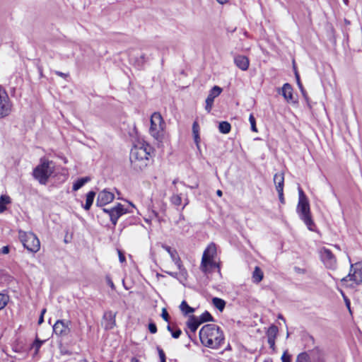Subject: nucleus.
I'll list each match as a JSON object with an SVG mask.
<instances>
[{
    "label": "nucleus",
    "mask_w": 362,
    "mask_h": 362,
    "mask_svg": "<svg viewBox=\"0 0 362 362\" xmlns=\"http://www.w3.org/2000/svg\"><path fill=\"white\" fill-rule=\"evenodd\" d=\"M199 339L204 346L213 349L220 348L225 341L223 330L215 324L204 325L199 331Z\"/></svg>",
    "instance_id": "1"
},
{
    "label": "nucleus",
    "mask_w": 362,
    "mask_h": 362,
    "mask_svg": "<svg viewBox=\"0 0 362 362\" xmlns=\"http://www.w3.org/2000/svg\"><path fill=\"white\" fill-rule=\"evenodd\" d=\"M150 135L159 144L163 143L165 139V122L160 112H155L151 116Z\"/></svg>",
    "instance_id": "2"
},
{
    "label": "nucleus",
    "mask_w": 362,
    "mask_h": 362,
    "mask_svg": "<svg viewBox=\"0 0 362 362\" xmlns=\"http://www.w3.org/2000/svg\"><path fill=\"white\" fill-rule=\"evenodd\" d=\"M151 147L148 144L143 142H139L135 144L130 152V160L132 163L136 164L137 162H141L146 165V162L148 160Z\"/></svg>",
    "instance_id": "3"
},
{
    "label": "nucleus",
    "mask_w": 362,
    "mask_h": 362,
    "mask_svg": "<svg viewBox=\"0 0 362 362\" xmlns=\"http://www.w3.org/2000/svg\"><path fill=\"white\" fill-rule=\"evenodd\" d=\"M54 165L51 161L45 160H42L33 170L34 177L42 185H45L49 177L54 173Z\"/></svg>",
    "instance_id": "4"
},
{
    "label": "nucleus",
    "mask_w": 362,
    "mask_h": 362,
    "mask_svg": "<svg viewBox=\"0 0 362 362\" xmlns=\"http://www.w3.org/2000/svg\"><path fill=\"white\" fill-rule=\"evenodd\" d=\"M18 238L23 247L29 252L36 253L40 249V242L32 232L18 230Z\"/></svg>",
    "instance_id": "5"
},
{
    "label": "nucleus",
    "mask_w": 362,
    "mask_h": 362,
    "mask_svg": "<svg viewBox=\"0 0 362 362\" xmlns=\"http://www.w3.org/2000/svg\"><path fill=\"white\" fill-rule=\"evenodd\" d=\"M296 211L300 218L304 222L310 230H314V222L312 218L308 201L298 202Z\"/></svg>",
    "instance_id": "6"
},
{
    "label": "nucleus",
    "mask_w": 362,
    "mask_h": 362,
    "mask_svg": "<svg viewBox=\"0 0 362 362\" xmlns=\"http://www.w3.org/2000/svg\"><path fill=\"white\" fill-rule=\"evenodd\" d=\"M353 281L355 284H362V262L351 265L349 274L341 279L342 282Z\"/></svg>",
    "instance_id": "7"
},
{
    "label": "nucleus",
    "mask_w": 362,
    "mask_h": 362,
    "mask_svg": "<svg viewBox=\"0 0 362 362\" xmlns=\"http://www.w3.org/2000/svg\"><path fill=\"white\" fill-rule=\"evenodd\" d=\"M12 103L6 91L0 86V118H4L10 115Z\"/></svg>",
    "instance_id": "8"
},
{
    "label": "nucleus",
    "mask_w": 362,
    "mask_h": 362,
    "mask_svg": "<svg viewBox=\"0 0 362 362\" xmlns=\"http://www.w3.org/2000/svg\"><path fill=\"white\" fill-rule=\"evenodd\" d=\"M162 247L168 252V253L170 255L172 261L175 263V264L177 267L180 274L184 278L186 279L187 277V270L184 267L182 261L177 254V252L175 249H172L170 247L166 245H162Z\"/></svg>",
    "instance_id": "9"
},
{
    "label": "nucleus",
    "mask_w": 362,
    "mask_h": 362,
    "mask_svg": "<svg viewBox=\"0 0 362 362\" xmlns=\"http://www.w3.org/2000/svg\"><path fill=\"white\" fill-rule=\"evenodd\" d=\"M320 257L326 267L335 269L337 260L332 252L327 248L323 247L320 250Z\"/></svg>",
    "instance_id": "10"
},
{
    "label": "nucleus",
    "mask_w": 362,
    "mask_h": 362,
    "mask_svg": "<svg viewBox=\"0 0 362 362\" xmlns=\"http://www.w3.org/2000/svg\"><path fill=\"white\" fill-rule=\"evenodd\" d=\"M132 213L131 211L125 208L122 204L118 203L112 208L111 216L110 217L111 223L116 226L118 219L124 214Z\"/></svg>",
    "instance_id": "11"
},
{
    "label": "nucleus",
    "mask_w": 362,
    "mask_h": 362,
    "mask_svg": "<svg viewBox=\"0 0 362 362\" xmlns=\"http://www.w3.org/2000/svg\"><path fill=\"white\" fill-rule=\"evenodd\" d=\"M114 199V194L105 189L98 193L96 200V205L100 207L104 206L112 202Z\"/></svg>",
    "instance_id": "12"
},
{
    "label": "nucleus",
    "mask_w": 362,
    "mask_h": 362,
    "mask_svg": "<svg viewBox=\"0 0 362 362\" xmlns=\"http://www.w3.org/2000/svg\"><path fill=\"white\" fill-rule=\"evenodd\" d=\"M199 268L203 273L206 274L211 273L216 268L219 269V265L214 259L202 257Z\"/></svg>",
    "instance_id": "13"
},
{
    "label": "nucleus",
    "mask_w": 362,
    "mask_h": 362,
    "mask_svg": "<svg viewBox=\"0 0 362 362\" xmlns=\"http://www.w3.org/2000/svg\"><path fill=\"white\" fill-rule=\"evenodd\" d=\"M222 92V88L218 86H214L209 92L208 97L206 99L205 110L210 112L213 107L214 99L218 97Z\"/></svg>",
    "instance_id": "14"
},
{
    "label": "nucleus",
    "mask_w": 362,
    "mask_h": 362,
    "mask_svg": "<svg viewBox=\"0 0 362 362\" xmlns=\"http://www.w3.org/2000/svg\"><path fill=\"white\" fill-rule=\"evenodd\" d=\"M308 354L309 362H327V354L320 349H313Z\"/></svg>",
    "instance_id": "15"
},
{
    "label": "nucleus",
    "mask_w": 362,
    "mask_h": 362,
    "mask_svg": "<svg viewBox=\"0 0 362 362\" xmlns=\"http://www.w3.org/2000/svg\"><path fill=\"white\" fill-rule=\"evenodd\" d=\"M116 313L112 311H107L103 316V324L106 329H112L116 325Z\"/></svg>",
    "instance_id": "16"
},
{
    "label": "nucleus",
    "mask_w": 362,
    "mask_h": 362,
    "mask_svg": "<svg viewBox=\"0 0 362 362\" xmlns=\"http://www.w3.org/2000/svg\"><path fill=\"white\" fill-rule=\"evenodd\" d=\"M69 330L68 325L62 320H57L53 326V331L58 336L67 334Z\"/></svg>",
    "instance_id": "17"
},
{
    "label": "nucleus",
    "mask_w": 362,
    "mask_h": 362,
    "mask_svg": "<svg viewBox=\"0 0 362 362\" xmlns=\"http://www.w3.org/2000/svg\"><path fill=\"white\" fill-rule=\"evenodd\" d=\"M234 63L235 65L243 71L247 70L250 61L248 58L244 55H237L234 58Z\"/></svg>",
    "instance_id": "18"
},
{
    "label": "nucleus",
    "mask_w": 362,
    "mask_h": 362,
    "mask_svg": "<svg viewBox=\"0 0 362 362\" xmlns=\"http://www.w3.org/2000/svg\"><path fill=\"white\" fill-rule=\"evenodd\" d=\"M216 254H217L216 245L214 243H211L204 250L203 255H202V257L215 259V258L216 257Z\"/></svg>",
    "instance_id": "19"
},
{
    "label": "nucleus",
    "mask_w": 362,
    "mask_h": 362,
    "mask_svg": "<svg viewBox=\"0 0 362 362\" xmlns=\"http://www.w3.org/2000/svg\"><path fill=\"white\" fill-rule=\"evenodd\" d=\"M282 95L287 102H293V88L291 86L286 83H284L282 88Z\"/></svg>",
    "instance_id": "20"
},
{
    "label": "nucleus",
    "mask_w": 362,
    "mask_h": 362,
    "mask_svg": "<svg viewBox=\"0 0 362 362\" xmlns=\"http://www.w3.org/2000/svg\"><path fill=\"white\" fill-rule=\"evenodd\" d=\"M274 182L276 191L284 190V177L283 173H276L274 176Z\"/></svg>",
    "instance_id": "21"
},
{
    "label": "nucleus",
    "mask_w": 362,
    "mask_h": 362,
    "mask_svg": "<svg viewBox=\"0 0 362 362\" xmlns=\"http://www.w3.org/2000/svg\"><path fill=\"white\" fill-rule=\"evenodd\" d=\"M201 324L198 317L191 316L187 322V327L192 332L194 333Z\"/></svg>",
    "instance_id": "22"
},
{
    "label": "nucleus",
    "mask_w": 362,
    "mask_h": 362,
    "mask_svg": "<svg viewBox=\"0 0 362 362\" xmlns=\"http://www.w3.org/2000/svg\"><path fill=\"white\" fill-rule=\"evenodd\" d=\"M264 277V274L259 267H255L252 272V281L255 284H259Z\"/></svg>",
    "instance_id": "23"
},
{
    "label": "nucleus",
    "mask_w": 362,
    "mask_h": 362,
    "mask_svg": "<svg viewBox=\"0 0 362 362\" xmlns=\"http://www.w3.org/2000/svg\"><path fill=\"white\" fill-rule=\"evenodd\" d=\"M95 196V192L93 191H90L86 194V204L83 206L85 210L88 211L90 209L93 203Z\"/></svg>",
    "instance_id": "24"
},
{
    "label": "nucleus",
    "mask_w": 362,
    "mask_h": 362,
    "mask_svg": "<svg viewBox=\"0 0 362 362\" xmlns=\"http://www.w3.org/2000/svg\"><path fill=\"white\" fill-rule=\"evenodd\" d=\"M11 199L8 195H1L0 197V214L6 209V206L11 204Z\"/></svg>",
    "instance_id": "25"
},
{
    "label": "nucleus",
    "mask_w": 362,
    "mask_h": 362,
    "mask_svg": "<svg viewBox=\"0 0 362 362\" xmlns=\"http://www.w3.org/2000/svg\"><path fill=\"white\" fill-rule=\"evenodd\" d=\"M90 180V177H84L77 180L73 185V190L77 191L81 188L86 183Z\"/></svg>",
    "instance_id": "26"
},
{
    "label": "nucleus",
    "mask_w": 362,
    "mask_h": 362,
    "mask_svg": "<svg viewBox=\"0 0 362 362\" xmlns=\"http://www.w3.org/2000/svg\"><path fill=\"white\" fill-rule=\"evenodd\" d=\"M213 305L220 311H223L226 306V302L219 298L215 297L212 299Z\"/></svg>",
    "instance_id": "27"
},
{
    "label": "nucleus",
    "mask_w": 362,
    "mask_h": 362,
    "mask_svg": "<svg viewBox=\"0 0 362 362\" xmlns=\"http://www.w3.org/2000/svg\"><path fill=\"white\" fill-rule=\"evenodd\" d=\"M231 125L228 122H221L218 125V130L222 134H228L230 132Z\"/></svg>",
    "instance_id": "28"
},
{
    "label": "nucleus",
    "mask_w": 362,
    "mask_h": 362,
    "mask_svg": "<svg viewBox=\"0 0 362 362\" xmlns=\"http://www.w3.org/2000/svg\"><path fill=\"white\" fill-rule=\"evenodd\" d=\"M44 342L45 341L40 340L38 338H37L35 341L32 344L30 349L34 351V356L37 355L39 350Z\"/></svg>",
    "instance_id": "29"
},
{
    "label": "nucleus",
    "mask_w": 362,
    "mask_h": 362,
    "mask_svg": "<svg viewBox=\"0 0 362 362\" xmlns=\"http://www.w3.org/2000/svg\"><path fill=\"white\" fill-rule=\"evenodd\" d=\"M180 308L185 315H188L194 312V309L190 307L185 300H183L181 303Z\"/></svg>",
    "instance_id": "30"
},
{
    "label": "nucleus",
    "mask_w": 362,
    "mask_h": 362,
    "mask_svg": "<svg viewBox=\"0 0 362 362\" xmlns=\"http://www.w3.org/2000/svg\"><path fill=\"white\" fill-rule=\"evenodd\" d=\"M279 329L275 325H272L269 327L267 332V339H276Z\"/></svg>",
    "instance_id": "31"
},
{
    "label": "nucleus",
    "mask_w": 362,
    "mask_h": 362,
    "mask_svg": "<svg viewBox=\"0 0 362 362\" xmlns=\"http://www.w3.org/2000/svg\"><path fill=\"white\" fill-rule=\"evenodd\" d=\"M167 329L171 333L172 337L175 339L179 338L180 334H182V331L180 329H175L173 327L170 325H168Z\"/></svg>",
    "instance_id": "32"
},
{
    "label": "nucleus",
    "mask_w": 362,
    "mask_h": 362,
    "mask_svg": "<svg viewBox=\"0 0 362 362\" xmlns=\"http://www.w3.org/2000/svg\"><path fill=\"white\" fill-rule=\"evenodd\" d=\"M198 319L199 320H200L201 323L209 321H213V317L207 311L204 312L199 317H198Z\"/></svg>",
    "instance_id": "33"
},
{
    "label": "nucleus",
    "mask_w": 362,
    "mask_h": 362,
    "mask_svg": "<svg viewBox=\"0 0 362 362\" xmlns=\"http://www.w3.org/2000/svg\"><path fill=\"white\" fill-rule=\"evenodd\" d=\"M170 202L175 205V206H180L182 203V197H181V194H174L171 197H170Z\"/></svg>",
    "instance_id": "34"
},
{
    "label": "nucleus",
    "mask_w": 362,
    "mask_h": 362,
    "mask_svg": "<svg viewBox=\"0 0 362 362\" xmlns=\"http://www.w3.org/2000/svg\"><path fill=\"white\" fill-rule=\"evenodd\" d=\"M308 354L307 352H302L299 354L295 362H309Z\"/></svg>",
    "instance_id": "35"
},
{
    "label": "nucleus",
    "mask_w": 362,
    "mask_h": 362,
    "mask_svg": "<svg viewBox=\"0 0 362 362\" xmlns=\"http://www.w3.org/2000/svg\"><path fill=\"white\" fill-rule=\"evenodd\" d=\"M9 298L7 295L0 293V310L5 308L8 302Z\"/></svg>",
    "instance_id": "36"
},
{
    "label": "nucleus",
    "mask_w": 362,
    "mask_h": 362,
    "mask_svg": "<svg viewBox=\"0 0 362 362\" xmlns=\"http://www.w3.org/2000/svg\"><path fill=\"white\" fill-rule=\"evenodd\" d=\"M295 76H296V82H297V85L300 90V92L302 93L304 97L306 96V92L303 86V84L301 83V81H300V76L298 73V71H296L295 72Z\"/></svg>",
    "instance_id": "37"
},
{
    "label": "nucleus",
    "mask_w": 362,
    "mask_h": 362,
    "mask_svg": "<svg viewBox=\"0 0 362 362\" xmlns=\"http://www.w3.org/2000/svg\"><path fill=\"white\" fill-rule=\"evenodd\" d=\"M249 121H250V123L251 124V130L252 132H257V127H256L255 118V117L253 116L252 114L250 115Z\"/></svg>",
    "instance_id": "38"
},
{
    "label": "nucleus",
    "mask_w": 362,
    "mask_h": 362,
    "mask_svg": "<svg viewBox=\"0 0 362 362\" xmlns=\"http://www.w3.org/2000/svg\"><path fill=\"white\" fill-rule=\"evenodd\" d=\"M298 202H305L308 201L306 195L304 192L301 189V187H298Z\"/></svg>",
    "instance_id": "39"
},
{
    "label": "nucleus",
    "mask_w": 362,
    "mask_h": 362,
    "mask_svg": "<svg viewBox=\"0 0 362 362\" xmlns=\"http://www.w3.org/2000/svg\"><path fill=\"white\" fill-rule=\"evenodd\" d=\"M282 362H291V356L286 351L281 356Z\"/></svg>",
    "instance_id": "40"
},
{
    "label": "nucleus",
    "mask_w": 362,
    "mask_h": 362,
    "mask_svg": "<svg viewBox=\"0 0 362 362\" xmlns=\"http://www.w3.org/2000/svg\"><path fill=\"white\" fill-rule=\"evenodd\" d=\"M157 351L158 352L160 362H165L166 358H165V354L163 350L160 347L158 346Z\"/></svg>",
    "instance_id": "41"
},
{
    "label": "nucleus",
    "mask_w": 362,
    "mask_h": 362,
    "mask_svg": "<svg viewBox=\"0 0 362 362\" xmlns=\"http://www.w3.org/2000/svg\"><path fill=\"white\" fill-rule=\"evenodd\" d=\"M148 329H149V332L152 334L156 333L157 332V327H156V324L153 322H150L148 324Z\"/></svg>",
    "instance_id": "42"
},
{
    "label": "nucleus",
    "mask_w": 362,
    "mask_h": 362,
    "mask_svg": "<svg viewBox=\"0 0 362 362\" xmlns=\"http://www.w3.org/2000/svg\"><path fill=\"white\" fill-rule=\"evenodd\" d=\"M199 124H198L197 122H194L193 123V125H192V132H193V134L194 135L199 134Z\"/></svg>",
    "instance_id": "43"
},
{
    "label": "nucleus",
    "mask_w": 362,
    "mask_h": 362,
    "mask_svg": "<svg viewBox=\"0 0 362 362\" xmlns=\"http://www.w3.org/2000/svg\"><path fill=\"white\" fill-rule=\"evenodd\" d=\"M161 317H162V318H163L165 321H166V322H168V321H169V317H169V315H168V312H167V310H166V309H165V308H163V309L162 310Z\"/></svg>",
    "instance_id": "44"
},
{
    "label": "nucleus",
    "mask_w": 362,
    "mask_h": 362,
    "mask_svg": "<svg viewBox=\"0 0 362 362\" xmlns=\"http://www.w3.org/2000/svg\"><path fill=\"white\" fill-rule=\"evenodd\" d=\"M267 342L269 345L270 349L273 351L275 350V339H267Z\"/></svg>",
    "instance_id": "45"
},
{
    "label": "nucleus",
    "mask_w": 362,
    "mask_h": 362,
    "mask_svg": "<svg viewBox=\"0 0 362 362\" xmlns=\"http://www.w3.org/2000/svg\"><path fill=\"white\" fill-rule=\"evenodd\" d=\"M106 281H107V284L111 287L112 289L114 290L115 288V284L110 276H106Z\"/></svg>",
    "instance_id": "46"
},
{
    "label": "nucleus",
    "mask_w": 362,
    "mask_h": 362,
    "mask_svg": "<svg viewBox=\"0 0 362 362\" xmlns=\"http://www.w3.org/2000/svg\"><path fill=\"white\" fill-rule=\"evenodd\" d=\"M10 251V249H9V247L8 246H4L1 250H0V254H4V255H6Z\"/></svg>",
    "instance_id": "47"
},
{
    "label": "nucleus",
    "mask_w": 362,
    "mask_h": 362,
    "mask_svg": "<svg viewBox=\"0 0 362 362\" xmlns=\"http://www.w3.org/2000/svg\"><path fill=\"white\" fill-rule=\"evenodd\" d=\"M279 194V198L280 202L284 204V190L281 191H277Z\"/></svg>",
    "instance_id": "48"
},
{
    "label": "nucleus",
    "mask_w": 362,
    "mask_h": 362,
    "mask_svg": "<svg viewBox=\"0 0 362 362\" xmlns=\"http://www.w3.org/2000/svg\"><path fill=\"white\" fill-rule=\"evenodd\" d=\"M119 259L121 263L125 262V257L120 250H118Z\"/></svg>",
    "instance_id": "49"
},
{
    "label": "nucleus",
    "mask_w": 362,
    "mask_h": 362,
    "mask_svg": "<svg viewBox=\"0 0 362 362\" xmlns=\"http://www.w3.org/2000/svg\"><path fill=\"white\" fill-rule=\"evenodd\" d=\"M103 211L104 213L107 214L109 215V216L110 217L111 216V211H112V208L111 209H106V208H103Z\"/></svg>",
    "instance_id": "50"
},
{
    "label": "nucleus",
    "mask_w": 362,
    "mask_h": 362,
    "mask_svg": "<svg viewBox=\"0 0 362 362\" xmlns=\"http://www.w3.org/2000/svg\"><path fill=\"white\" fill-rule=\"evenodd\" d=\"M194 141H195V143H196V144H197V145L198 146V144H199V139H200V138H199V134H195V135H194Z\"/></svg>",
    "instance_id": "51"
},
{
    "label": "nucleus",
    "mask_w": 362,
    "mask_h": 362,
    "mask_svg": "<svg viewBox=\"0 0 362 362\" xmlns=\"http://www.w3.org/2000/svg\"><path fill=\"white\" fill-rule=\"evenodd\" d=\"M344 299H345L346 305L347 308H349V311L351 312V310H350V301L346 298H345Z\"/></svg>",
    "instance_id": "52"
},
{
    "label": "nucleus",
    "mask_w": 362,
    "mask_h": 362,
    "mask_svg": "<svg viewBox=\"0 0 362 362\" xmlns=\"http://www.w3.org/2000/svg\"><path fill=\"white\" fill-rule=\"evenodd\" d=\"M44 322V316L40 315L38 320V324L41 325Z\"/></svg>",
    "instance_id": "53"
},
{
    "label": "nucleus",
    "mask_w": 362,
    "mask_h": 362,
    "mask_svg": "<svg viewBox=\"0 0 362 362\" xmlns=\"http://www.w3.org/2000/svg\"><path fill=\"white\" fill-rule=\"evenodd\" d=\"M168 274L170 276L175 277V278H177V273H175V272H168Z\"/></svg>",
    "instance_id": "54"
},
{
    "label": "nucleus",
    "mask_w": 362,
    "mask_h": 362,
    "mask_svg": "<svg viewBox=\"0 0 362 362\" xmlns=\"http://www.w3.org/2000/svg\"><path fill=\"white\" fill-rule=\"evenodd\" d=\"M220 4H225L228 2L229 0H216Z\"/></svg>",
    "instance_id": "55"
},
{
    "label": "nucleus",
    "mask_w": 362,
    "mask_h": 362,
    "mask_svg": "<svg viewBox=\"0 0 362 362\" xmlns=\"http://www.w3.org/2000/svg\"><path fill=\"white\" fill-rule=\"evenodd\" d=\"M56 74H57L58 76H62V77H64V76H66V74H65L62 73V72H60V71H56Z\"/></svg>",
    "instance_id": "56"
},
{
    "label": "nucleus",
    "mask_w": 362,
    "mask_h": 362,
    "mask_svg": "<svg viewBox=\"0 0 362 362\" xmlns=\"http://www.w3.org/2000/svg\"><path fill=\"white\" fill-rule=\"evenodd\" d=\"M216 194L218 197H221L223 193H222V191L220 190V189H218L217 192H216Z\"/></svg>",
    "instance_id": "57"
},
{
    "label": "nucleus",
    "mask_w": 362,
    "mask_h": 362,
    "mask_svg": "<svg viewBox=\"0 0 362 362\" xmlns=\"http://www.w3.org/2000/svg\"><path fill=\"white\" fill-rule=\"evenodd\" d=\"M45 313H46V309L45 308L42 309L41 311L40 315L44 316Z\"/></svg>",
    "instance_id": "58"
},
{
    "label": "nucleus",
    "mask_w": 362,
    "mask_h": 362,
    "mask_svg": "<svg viewBox=\"0 0 362 362\" xmlns=\"http://www.w3.org/2000/svg\"><path fill=\"white\" fill-rule=\"evenodd\" d=\"M132 362H139V361L136 358H132Z\"/></svg>",
    "instance_id": "59"
},
{
    "label": "nucleus",
    "mask_w": 362,
    "mask_h": 362,
    "mask_svg": "<svg viewBox=\"0 0 362 362\" xmlns=\"http://www.w3.org/2000/svg\"><path fill=\"white\" fill-rule=\"evenodd\" d=\"M187 204H188V201L186 199L185 203V205H184V206L182 207V209H184V208H185V206H187Z\"/></svg>",
    "instance_id": "60"
},
{
    "label": "nucleus",
    "mask_w": 362,
    "mask_h": 362,
    "mask_svg": "<svg viewBox=\"0 0 362 362\" xmlns=\"http://www.w3.org/2000/svg\"><path fill=\"white\" fill-rule=\"evenodd\" d=\"M177 179H175V180H174L173 181V185H175V184L177 183Z\"/></svg>",
    "instance_id": "61"
},
{
    "label": "nucleus",
    "mask_w": 362,
    "mask_h": 362,
    "mask_svg": "<svg viewBox=\"0 0 362 362\" xmlns=\"http://www.w3.org/2000/svg\"><path fill=\"white\" fill-rule=\"evenodd\" d=\"M279 318L283 320L284 321H285V319L281 315H279Z\"/></svg>",
    "instance_id": "62"
},
{
    "label": "nucleus",
    "mask_w": 362,
    "mask_h": 362,
    "mask_svg": "<svg viewBox=\"0 0 362 362\" xmlns=\"http://www.w3.org/2000/svg\"><path fill=\"white\" fill-rule=\"evenodd\" d=\"M264 362H273V361L272 360L268 359V360H266Z\"/></svg>",
    "instance_id": "63"
},
{
    "label": "nucleus",
    "mask_w": 362,
    "mask_h": 362,
    "mask_svg": "<svg viewBox=\"0 0 362 362\" xmlns=\"http://www.w3.org/2000/svg\"><path fill=\"white\" fill-rule=\"evenodd\" d=\"M79 362H87L86 360H81Z\"/></svg>",
    "instance_id": "64"
}]
</instances>
